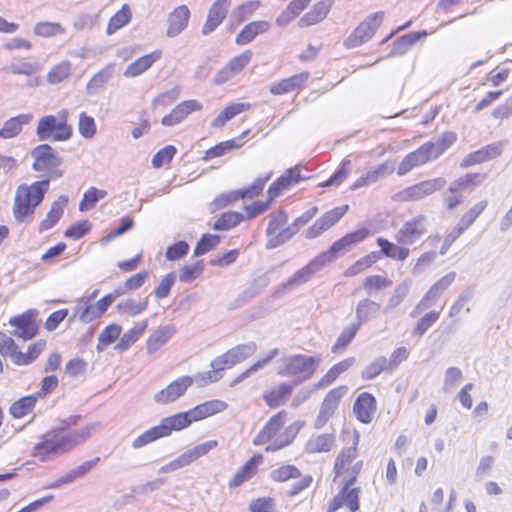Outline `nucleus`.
<instances>
[{
	"label": "nucleus",
	"mask_w": 512,
	"mask_h": 512,
	"mask_svg": "<svg viewBox=\"0 0 512 512\" xmlns=\"http://www.w3.org/2000/svg\"><path fill=\"white\" fill-rule=\"evenodd\" d=\"M359 440V432L354 431L352 446L341 449L334 460L333 482L337 485L338 492L328 502L326 512H337L342 507L350 512L360 509L362 489L358 485V478L363 471L364 462L359 457Z\"/></svg>",
	"instance_id": "nucleus-1"
},
{
	"label": "nucleus",
	"mask_w": 512,
	"mask_h": 512,
	"mask_svg": "<svg viewBox=\"0 0 512 512\" xmlns=\"http://www.w3.org/2000/svg\"><path fill=\"white\" fill-rule=\"evenodd\" d=\"M80 420V415H70L62 419L33 446L31 456L44 462L52 456L65 454L84 443L92 435L95 425L78 426Z\"/></svg>",
	"instance_id": "nucleus-2"
},
{
	"label": "nucleus",
	"mask_w": 512,
	"mask_h": 512,
	"mask_svg": "<svg viewBox=\"0 0 512 512\" xmlns=\"http://www.w3.org/2000/svg\"><path fill=\"white\" fill-rule=\"evenodd\" d=\"M289 413L280 410L273 414L253 439L255 446H265L266 452H276L289 446L298 434L301 425L294 422L286 426Z\"/></svg>",
	"instance_id": "nucleus-3"
},
{
	"label": "nucleus",
	"mask_w": 512,
	"mask_h": 512,
	"mask_svg": "<svg viewBox=\"0 0 512 512\" xmlns=\"http://www.w3.org/2000/svg\"><path fill=\"white\" fill-rule=\"evenodd\" d=\"M291 0L276 18V24L285 27L298 19L299 28H308L323 22L329 15L334 0Z\"/></svg>",
	"instance_id": "nucleus-4"
},
{
	"label": "nucleus",
	"mask_w": 512,
	"mask_h": 512,
	"mask_svg": "<svg viewBox=\"0 0 512 512\" xmlns=\"http://www.w3.org/2000/svg\"><path fill=\"white\" fill-rule=\"evenodd\" d=\"M49 188V179L36 181L31 185L21 184L17 187L14 204L13 216L23 222L32 217L37 206L44 199V195Z\"/></svg>",
	"instance_id": "nucleus-5"
},
{
	"label": "nucleus",
	"mask_w": 512,
	"mask_h": 512,
	"mask_svg": "<svg viewBox=\"0 0 512 512\" xmlns=\"http://www.w3.org/2000/svg\"><path fill=\"white\" fill-rule=\"evenodd\" d=\"M193 422L191 414L188 411L176 413L163 418L160 423L146 430L144 433L134 439L132 446L141 448L160 438L168 437L173 432L188 428Z\"/></svg>",
	"instance_id": "nucleus-6"
},
{
	"label": "nucleus",
	"mask_w": 512,
	"mask_h": 512,
	"mask_svg": "<svg viewBox=\"0 0 512 512\" xmlns=\"http://www.w3.org/2000/svg\"><path fill=\"white\" fill-rule=\"evenodd\" d=\"M70 113L62 109L56 114L45 115L38 121L36 134L40 140L63 142L73 135V127L69 123Z\"/></svg>",
	"instance_id": "nucleus-7"
},
{
	"label": "nucleus",
	"mask_w": 512,
	"mask_h": 512,
	"mask_svg": "<svg viewBox=\"0 0 512 512\" xmlns=\"http://www.w3.org/2000/svg\"><path fill=\"white\" fill-rule=\"evenodd\" d=\"M320 363L317 356L296 354L284 359L279 375L294 379L295 383L310 379L316 372Z\"/></svg>",
	"instance_id": "nucleus-8"
},
{
	"label": "nucleus",
	"mask_w": 512,
	"mask_h": 512,
	"mask_svg": "<svg viewBox=\"0 0 512 512\" xmlns=\"http://www.w3.org/2000/svg\"><path fill=\"white\" fill-rule=\"evenodd\" d=\"M32 167L35 171L43 172L49 181L60 178L63 171L60 169L61 158L57 155L55 149L49 144H40L32 151Z\"/></svg>",
	"instance_id": "nucleus-9"
},
{
	"label": "nucleus",
	"mask_w": 512,
	"mask_h": 512,
	"mask_svg": "<svg viewBox=\"0 0 512 512\" xmlns=\"http://www.w3.org/2000/svg\"><path fill=\"white\" fill-rule=\"evenodd\" d=\"M288 222L289 215L284 209H278L270 214L266 228L267 248H276L295 234V230Z\"/></svg>",
	"instance_id": "nucleus-10"
},
{
	"label": "nucleus",
	"mask_w": 512,
	"mask_h": 512,
	"mask_svg": "<svg viewBox=\"0 0 512 512\" xmlns=\"http://www.w3.org/2000/svg\"><path fill=\"white\" fill-rule=\"evenodd\" d=\"M383 18L384 13L382 11L367 16L345 39L344 46L350 49L361 46L369 41L380 27Z\"/></svg>",
	"instance_id": "nucleus-11"
},
{
	"label": "nucleus",
	"mask_w": 512,
	"mask_h": 512,
	"mask_svg": "<svg viewBox=\"0 0 512 512\" xmlns=\"http://www.w3.org/2000/svg\"><path fill=\"white\" fill-rule=\"evenodd\" d=\"M445 183L443 178L422 181L398 191L392 196V200L396 203L419 201L443 188Z\"/></svg>",
	"instance_id": "nucleus-12"
},
{
	"label": "nucleus",
	"mask_w": 512,
	"mask_h": 512,
	"mask_svg": "<svg viewBox=\"0 0 512 512\" xmlns=\"http://www.w3.org/2000/svg\"><path fill=\"white\" fill-rule=\"evenodd\" d=\"M440 154L438 147L427 142L421 145L415 151L407 154L397 167V174L399 176L406 175L416 167L425 165L426 163L436 159Z\"/></svg>",
	"instance_id": "nucleus-13"
},
{
	"label": "nucleus",
	"mask_w": 512,
	"mask_h": 512,
	"mask_svg": "<svg viewBox=\"0 0 512 512\" xmlns=\"http://www.w3.org/2000/svg\"><path fill=\"white\" fill-rule=\"evenodd\" d=\"M303 169V165L297 164L286 169L280 176H278L267 189V197L270 198V201L274 202L276 198L281 196L290 188L309 179V177L302 175Z\"/></svg>",
	"instance_id": "nucleus-14"
},
{
	"label": "nucleus",
	"mask_w": 512,
	"mask_h": 512,
	"mask_svg": "<svg viewBox=\"0 0 512 512\" xmlns=\"http://www.w3.org/2000/svg\"><path fill=\"white\" fill-rule=\"evenodd\" d=\"M349 205H341L326 211L307 230L306 238L314 239L336 225L348 212Z\"/></svg>",
	"instance_id": "nucleus-15"
},
{
	"label": "nucleus",
	"mask_w": 512,
	"mask_h": 512,
	"mask_svg": "<svg viewBox=\"0 0 512 512\" xmlns=\"http://www.w3.org/2000/svg\"><path fill=\"white\" fill-rule=\"evenodd\" d=\"M370 232L366 227L359 228L352 232H349L334 241L329 249L321 254V257H324L327 260H332L336 258L340 253L348 251L352 246L359 244L364 241Z\"/></svg>",
	"instance_id": "nucleus-16"
},
{
	"label": "nucleus",
	"mask_w": 512,
	"mask_h": 512,
	"mask_svg": "<svg viewBox=\"0 0 512 512\" xmlns=\"http://www.w3.org/2000/svg\"><path fill=\"white\" fill-rule=\"evenodd\" d=\"M427 232L426 220L422 215H417L405 221L396 234V242L401 245L413 244L421 239Z\"/></svg>",
	"instance_id": "nucleus-17"
},
{
	"label": "nucleus",
	"mask_w": 512,
	"mask_h": 512,
	"mask_svg": "<svg viewBox=\"0 0 512 512\" xmlns=\"http://www.w3.org/2000/svg\"><path fill=\"white\" fill-rule=\"evenodd\" d=\"M194 379L191 376H180L169 383L165 388L154 395L156 403L166 405L183 396L193 385Z\"/></svg>",
	"instance_id": "nucleus-18"
},
{
	"label": "nucleus",
	"mask_w": 512,
	"mask_h": 512,
	"mask_svg": "<svg viewBox=\"0 0 512 512\" xmlns=\"http://www.w3.org/2000/svg\"><path fill=\"white\" fill-rule=\"evenodd\" d=\"M37 311L29 309L20 315H16L9 319V324L16 328V335L24 340L34 338L39 331L37 322Z\"/></svg>",
	"instance_id": "nucleus-19"
},
{
	"label": "nucleus",
	"mask_w": 512,
	"mask_h": 512,
	"mask_svg": "<svg viewBox=\"0 0 512 512\" xmlns=\"http://www.w3.org/2000/svg\"><path fill=\"white\" fill-rule=\"evenodd\" d=\"M377 409V400L370 392H361L353 403V413L363 424H370L375 419Z\"/></svg>",
	"instance_id": "nucleus-20"
},
{
	"label": "nucleus",
	"mask_w": 512,
	"mask_h": 512,
	"mask_svg": "<svg viewBox=\"0 0 512 512\" xmlns=\"http://www.w3.org/2000/svg\"><path fill=\"white\" fill-rule=\"evenodd\" d=\"M271 28V22L265 19L249 21L236 34L234 42L237 46H246L257 37L269 33Z\"/></svg>",
	"instance_id": "nucleus-21"
},
{
	"label": "nucleus",
	"mask_w": 512,
	"mask_h": 512,
	"mask_svg": "<svg viewBox=\"0 0 512 512\" xmlns=\"http://www.w3.org/2000/svg\"><path fill=\"white\" fill-rule=\"evenodd\" d=\"M309 79L310 73L308 71H303L283 78L280 81L272 84L269 88V91L274 96H281L293 92L298 93L305 88Z\"/></svg>",
	"instance_id": "nucleus-22"
},
{
	"label": "nucleus",
	"mask_w": 512,
	"mask_h": 512,
	"mask_svg": "<svg viewBox=\"0 0 512 512\" xmlns=\"http://www.w3.org/2000/svg\"><path fill=\"white\" fill-rule=\"evenodd\" d=\"M294 385L287 382H280L266 388L262 393V399L270 409H276L290 399Z\"/></svg>",
	"instance_id": "nucleus-23"
},
{
	"label": "nucleus",
	"mask_w": 512,
	"mask_h": 512,
	"mask_svg": "<svg viewBox=\"0 0 512 512\" xmlns=\"http://www.w3.org/2000/svg\"><path fill=\"white\" fill-rule=\"evenodd\" d=\"M202 109V103L196 99L182 101L162 118L161 123L168 127L175 126L183 122L190 114L199 112Z\"/></svg>",
	"instance_id": "nucleus-24"
},
{
	"label": "nucleus",
	"mask_w": 512,
	"mask_h": 512,
	"mask_svg": "<svg viewBox=\"0 0 512 512\" xmlns=\"http://www.w3.org/2000/svg\"><path fill=\"white\" fill-rule=\"evenodd\" d=\"M501 153V142L490 143L465 156L460 163V167L468 168L471 166L479 165L494 160L498 158L501 155Z\"/></svg>",
	"instance_id": "nucleus-25"
},
{
	"label": "nucleus",
	"mask_w": 512,
	"mask_h": 512,
	"mask_svg": "<svg viewBox=\"0 0 512 512\" xmlns=\"http://www.w3.org/2000/svg\"><path fill=\"white\" fill-rule=\"evenodd\" d=\"M346 392L347 386L340 385L326 393L320 406L318 421L325 423L335 414Z\"/></svg>",
	"instance_id": "nucleus-26"
},
{
	"label": "nucleus",
	"mask_w": 512,
	"mask_h": 512,
	"mask_svg": "<svg viewBox=\"0 0 512 512\" xmlns=\"http://www.w3.org/2000/svg\"><path fill=\"white\" fill-rule=\"evenodd\" d=\"M231 2L232 0H215L212 3L202 27L204 35L212 33L225 20Z\"/></svg>",
	"instance_id": "nucleus-27"
},
{
	"label": "nucleus",
	"mask_w": 512,
	"mask_h": 512,
	"mask_svg": "<svg viewBox=\"0 0 512 512\" xmlns=\"http://www.w3.org/2000/svg\"><path fill=\"white\" fill-rule=\"evenodd\" d=\"M262 462V454H254L251 456L229 480L228 487L234 489L252 479L258 473V468Z\"/></svg>",
	"instance_id": "nucleus-28"
},
{
	"label": "nucleus",
	"mask_w": 512,
	"mask_h": 512,
	"mask_svg": "<svg viewBox=\"0 0 512 512\" xmlns=\"http://www.w3.org/2000/svg\"><path fill=\"white\" fill-rule=\"evenodd\" d=\"M163 56L161 49H155L150 53L142 55L130 63L124 70L123 75L127 78H135L148 71Z\"/></svg>",
	"instance_id": "nucleus-29"
},
{
	"label": "nucleus",
	"mask_w": 512,
	"mask_h": 512,
	"mask_svg": "<svg viewBox=\"0 0 512 512\" xmlns=\"http://www.w3.org/2000/svg\"><path fill=\"white\" fill-rule=\"evenodd\" d=\"M228 408V404L221 399H210L201 402L189 409L193 422H200L207 418L216 416Z\"/></svg>",
	"instance_id": "nucleus-30"
},
{
	"label": "nucleus",
	"mask_w": 512,
	"mask_h": 512,
	"mask_svg": "<svg viewBox=\"0 0 512 512\" xmlns=\"http://www.w3.org/2000/svg\"><path fill=\"white\" fill-rule=\"evenodd\" d=\"M120 295H123V291L116 289L113 294H107L96 303L87 305L81 312V320L91 322L102 317L113 303L114 299Z\"/></svg>",
	"instance_id": "nucleus-31"
},
{
	"label": "nucleus",
	"mask_w": 512,
	"mask_h": 512,
	"mask_svg": "<svg viewBox=\"0 0 512 512\" xmlns=\"http://www.w3.org/2000/svg\"><path fill=\"white\" fill-rule=\"evenodd\" d=\"M218 442L216 440L206 441L204 443L194 446L191 450L181 454L175 460H173L169 466L171 469H178L184 466L190 465L198 458L206 455L209 451L217 447Z\"/></svg>",
	"instance_id": "nucleus-32"
},
{
	"label": "nucleus",
	"mask_w": 512,
	"mask_h": 512,
	"mask_svg": "<svg viewBox=\"0 0 512 512\" xmlns=\"http://www.w3.org/2000/svg\"><path fill=\"white\" fill-rule=\"evenodd\" d=\"M324 257L318 256L312 259L307 265L297 270L287 281L286 286L294 287L308 282L323 266Z\"/></svg>",
	"instance_id": "nucleus-33"
},
{
	"label": "nucleus",
	"mask_w": 512,
	"mask_h": 512,
	"mask_svg": "<svg viewBox=\"0 0 512 512\" xmlns=\"http://www.w3.org/2000/svg\"><path fill=\"white\" fill-rule=\"evenodd\" d=\"M190 10L186 5H180L173 9L168 16L167 35L174 37L181 33L188 25Z\"/></svg>",
	"instance_id": "nucleus-34"
},
{
	"label": "nucleus",
	"mask_w": 512,
	"mask_h": 512,
	"mask_svg": "<svg viewBox=\"0 0 512 512\" xmlns=\"http://www.w3.org/2000/svg\"><path fill=\"white\" fill-rule=\"evenodd\" d=\"M487 201H481L471 207L465 214L462 215L452 232L450 237L458 238L464 231H466L477 217L486 209Z\"/></svg>",
	"instance_id": "nucleus-35"
},
{
	"label": "nucleus",
	"mask_w": 512,
	"mask_h": 512,
	"mask_svg": "<svg viewBox=\"0 0 512 512\" xmlns=\"http://www.w3.org/2000/svg\"><path fill=\"white\" fill-rule=\"evenodd\" d=\"M354 364V358L343 359L332 365L315 384L316 389L326 388L333 384L341 374L346 372Z\"/></svg>",
	"instance_id": "nucleus-36"
},
{
	"label": "nucleus",
	"mask_w": 512,
	"mask_h": 512,
	"mask_svg": "<svg viewBox=\"0 0 512 512\" xmlns=\"http://www.w3.org/2000/svg\"><path fill=\"white\" fill-rule=\"evenodd\" d=\"M32 119L33 115L28 113L20 114L6 120L0 129V138L10 139L18 136L22 132L23 127L29 124Z\"/></svg>",
	"instance_id": "nucleus-37"
},
{
	"label": "nucleus",
	"mask_w": 512,
	"mask_h": 512,
	"mask_svg": "<svg viewBox=\"0 0 512 512\" xmlns=\"http://www.w3.org/2000/svg\"><path fill=\"white\" fill-rule=\"evenodd\" d=\"M251 109V104L247 102L231 103L225 106L220 113L212 120L211 126L213 128H221L228 121L237 115Z\"/></svg>",
	"instance_id": "nucleus-38"
},
{
	"label": "nucleus",
	"mask_w": 512,
	"mask_h": 512,
	"mask_svg": "<svg viewBox=\"0 0 512 512\" xmlns=\"http://www.w3.org/2000/svg\"><path fill=\"white\" fill-rule=\"evenodd\" d=\"M68 200L65 197L59 198L53 202L45 218L39 223L38 231L40 233L53 228L64 214V208Z\"/></svg>",
	"instance_id": "nucleus-39"
},
{
	"label": "nucleus",
	"mask_w": 512,
	"mask_h": 512,
	"mask_svg": "<svg viewBox=\"0 0 512 512\" xmlns=\"http://www.w3.org/2000/svg\"><path fill=\"white\" fill-rule=\"evenodd\" d=\"M381 253L392 260L403 262L410 255V249L404 246H399L386 238L378 237L376 240Z\"/></svg>",
	"instance_id": "nucleus-40"
},
{
	"label": "nucleus",
	"mask_w": 512,
	"mask_h": 512,
	"mask_svg": "<svg viewBox=\"0 0 512 512\" xmlns=\"http://www.w3.org/2000/svg\"><path fill=\"white\" fill-rule=\"evenodd\" d=\"M262 6L261 0H246L233 9L232 19L238 25L243 24L250 20Z\"/></svg>",
	"instance_id": "nucleus-41"
},
{
	"label": "nucleus",
	"mask_w": 512,
	"mask_h": 512,
	"mask_svg": "<svg viewBox=\"0 0 512 512\" xmlns=\"http://www.w3.org/2000/svg\"><path fill=\"white\" fill-rule=\"evenodd\" d=\"M35 394L27 395L14 401L9 407V414L14 419H21L33 412L38 401Z\"/></svg>",
	"instance_id": "nucleus-42"
},
{
	"label": "nucleus",
	"mask_w": 512,
	"mask_h": 512,
	"mask_svg": "<svg viewBox=\"0 0 512 512\" xmlns=\"http://www.w3.org/2000/svg\"><path fill=\"white\" fill-rule=\"evenodd\" d=\"M132 19L131 7L128 4H123L108 20L106 26V34L113 35L118 30L127 26Z\"/></svg>",
	"instance_id": "nucleus-43"
},
{
	"label": "nucleus",
	"mask_w": 512,
	"mask_h": 512,
	"mask_svg": "<svg viewBox=\"0 0 512 512\" xmlns=\"http://www.w3.org/2000/svg\"><path fill=\"white\" fill-rule=\"evenodd\" d=\"M336 438L333 433H322L309 439L306 450L309 453L329 452L333 449Z\"/></svg>",
	"instance_id": "nucleus-44"
},
{
	"label": "nucleus",
	"mask_w": 512,
	"mask_h": 512,
	"mask_svg": "<svg viewBox=\"0 0 512 512\" xmlns=\"http://www.w3.org/2000/svg\"><path fill=\"white\" fill-rule=\"evenodd\" d=\"M393 281L383 274H371L362 281V287L367 294H376L391 288Z\"/></svg>",
	"instance_id": "nucleus-45"
},
{
	"label": "nucleus",
	"mask_w": 512,
	"mask_h": 512,
	"mask_svg": "<svg viewBox=\"0 0 512 512\" xmlns=\"http://www.w3.org/2000/svg\"><path fill=\"white\" fill-rule=\"evenodd\" d=\"M240 147H242V143L239 142V139L237 138L219 142L205 151L203 160L208 161L214 158L221 157L226 153L230 152L231 150L239 149Z\"/></svg>",
	"instance_id": "nucleus-46"
},
{
	"label": "nucleus",
	"mask_w": 512,
	"mask_h": 512,
	"mask_svg": "<svg viewBox=\"0 0 512 512\" xmlns=\"http://www.w3.org/2000/svg\"><path fill=\"white\" fill-rule=\"evenodd\" d=\"M147 327H148V322L143 321L141 324L128 330L126 333H124L122 335V337L116 344L115 349L120 352H123V351H126L127 349H129L138 340V338L145 332Z\"/></svg>",
	"instance_id": "nucleus-47"
},
{
	"label": "nucleus",
	"mask_w": 512,
	"mask_h": 512,
	"mask_svg": "<svg viewBox=\"0 0 512 512\" xmlns=\"http://www.w3.org/2000/svg\"><path fill=\"white\" fill-rule=\"evenodd\" d=\"M272 173L256 178L251 185L241 188L237 191L241 199H253L258 197L264 190L267 182L271 179Z\"/></svg>",
	"instance_id": "nucleus-48"
},
{
	"label": "nucleus",
	"mask_w": 512,
	"mask_h": 512,
	"mask_svg": "<svg viewBox=\"0 0 512 512\" xmlns=\"http://www.w3.org/2000/svg\"><path fill=\"white\" fill-rule=\"evenodd\" d=\"M241 222H243L242 213L227 211L220 215L212 228L217 231H226L238 226Z\"/></svg>",
	"instance_id": "nucleus-49"
},
{
	"label": "nucleus",
	"mask_w": 512,
	"mask_h": 512,
	"mask_svg": "<svg viewBox=\"0 0 512 512\" xmlns=\"http://www.w3.org/2000/svg\"><path fill=\"white\" fill-rule=\"evenodd\" d=\"M33 32L39 37L50 38L64 34L65 28L59 22L41 21L35 24Z\"/></svg>",
	"instance_id": "nucleus-50"
},
{
	"label": "nucleus",
	"mask_w": 512,
	"mask_h": 512,
	"mask_svg": "<svg viewBox=\"0 0 512 512\" xmlns=\"http://www.w3.org/2000/svg\"><path fill=\"white\" fill-rule=\"evenodd\" d=\"M270 477L276 483H283L291 479L300 478L301 471L295 465L285 464L274 469Z\"/></svg>",
	"instance_id": "nucleus-51"
},
{
	"label": "nucleus",
	"mask_w": 512,
	"mask_h": 512,
	"mask_svg": "<svg viewBox=\"0 0 512 512\" xmlns=\"http://www.w3.org/2000/svg\"><path fill=\"white\" fill-rule=\"evenodd\" d=\"M273 203L274 202L270 201V198L267 197L265 201L257 200L244 206V213H242L243 221H251L257 216L264 214L272 207Z\"/></svg>",
	"instance_id": "nucleus-52"
},
{
	"label": "nucleus",
	"mask_w": 512,
	"mask_h": 512,
	"mask_svg": "<svg viewBox=\"0 0 512 512\" xmlns=\"http://www.w3.org/2000/svg\"><path fill=\"white\" fill-rule=\"evenodd\" d=\"M173 334L174 329L172 327L165 326L158 328L147 339L148 350H157L160 346L165 344Z\"/></svg>",
	"instance_id": "nucleus-53"
},
{
	"label": "nucleus",
	"mask_w": 512,
	"mask_h": 512,
	"mask_svg": "<svg viewBox=\"0 0 512 512\" xmlns=\"http://www.w3.org/2000/svg\"><path fill=\"white\" fill-rule=\"evenodd\" d=\"M106 195H107V192L105 190L97 189L95 187H90L83 194V198L79 203V210L81 212L91 210L96 205V203L100 199L105 198Z\"/></svg>",
	"instance_id": "nucleus-54"
},
{
	"label": "nucleus",
	"mask_w": 512,
	"mask_h": 512,
	"mask_svg": "<svg viewBox=\"0 0 512 512\" xmlns=\"http://www.w3.org/2000/svg\"><path fill=\"white\" fill-rule=\"evenodd\" d=\"M485 175L481 173H468L461 176L454 182V191L472 190L480 185L484 180ZM452 191V189H450Z\"/></svg>",
	"instance_id": "nucleus-55"
},
{
	"label": "nucleus",
	"mask_w": 512,
	"mask_h": 512,
	"mask_svg": "<svg viewBox=\"0 0 512 512\" xmlns=\"http://www.w3.org/2000/svg\"><path fill=\"white\" fill-rule=\"evenodd\" d=\"M359 330V324H353L348 328L344 329L335 343L333 344L331 351L334 354L343 352L348 344L354 339L357 331Z\"/></svg>",
	"instance_id": "nucleus-56"
},
{
	"label": "nucleus",
	"mask_w": 512,
	"mask_h": 512,
	"mask_svg": "<svg viewBox=\"0 0 512 512\" xmlns=\"http://www.w3.org/2000/svg\"><path fill=\"white\" fill-rule=\"evenodd\" d=\"M248 510L249 512H277V503L271 496H260L249 502Z\"/></svg>",
	"instance_id": "nucleus-57"
},
{
	"label": "nucleus",
	"mask_w": 512,
	"mask_h": 512,
	"mask_svg": "<svg viewBox=\"0 0 512 512\" xmlns=\"http://www.w3.org/2000/svg\"><path fill=\"white\" fill-rule=\"evenodd\" d=\"M254 351V344H241L229 349L228 351H226V353L230 357V360L233 363V365L235 366L236 364L248 359L254 353Z\"/></svg>",
	"instance_id": "nucleus-58"
},
{
	"label": "nucleus",
	"mask_w": 512,
	"mask_h": 512,
	"mask_svg": "<svg viewBox=\"0 0 512 512\" xmlns=\"http://www.w3.org/2000/svg\"><path fill=\"white\" fill-rule=\"evenodd\" d=\"M253 52L250 49H246L240 54L232 57L228 62V69L232 70L235 75L242 72L251 62Z\"/></svg>",
	"instance_id": "nucleus-59"
},
{
	"label": "nucleus",
	"mask_w": 512,
	"mask_h": 512,
	"mask_svg": "<svg viewBox=\"0 0 512 512\" xmlns=\"http://www.w3.org/2000/svg\"><path fill=\"white\" fill-rule=\"evenodd\" d=\"M388 361L385 357H379L368 364L361 372L364 380H371L380 375L384 370L388 369Z\"/></svg>",
	"instance_id": "nucleus-60"
},
{
	"label": "nucleus",
	"mask_w": 512,
	"mask_h": 512,
	"mask_svg": "<svg viewBox=\"0 0 512 512\" xmlns=\"http://www.w3.org/2000/svg\"><path fill=\"white\" fill-rule=\"evenodd\" d=\"M204 263L202 260H198L193 264H186L182 267L179 274L181 282L188 283L192 282L203 273Z\"/></svg>",
	"instance_id": "nucleus-61"
},
{
	"label": "nucleus",
	"mask_w": 512,
	"mask_h": 512,
	"mask_svg": "<svg viewBox=\"0 0 512 512\" xmlns=\"http://www.w3.org/2000/svg\"><path fill=\"white\" fill-rule=\"evenodd\" d=\"M122 332V327L118 324H110L106 326L98 336V349L100 346L107 347L115 342Z\"/></svg>",
	"instance_id": "nucleus-62"
},
{
	"label": "nucleus",
	"mask_w": 512,
	"mask_h": 512,
	"mask_svg": "<svg viewBox=\"0 0 512 512\" xmlns=\"http://www.w3.org/2000/svg\"><path fill=\"white\" fill-rule=\"evenodd\" d=\"M379 308V304L370 300V299H362L358 302L356 306V316L358 319L359 326L365 322L371 315L377 311Z\"/></svg>",
	"instance_id": "nucleus-63"
},
{
	"label": "nucleus",
	"mask_w": 512,
	"mask_h": 512,
	"mask_svg": "<svg viewBox=\"0 0 512 512\" xmlns=\"http://www.w3.org/2000/svg\"><path fill=\"white\" fill-rule=\"evenodd\" d=\"M220 243V236L216 234H204L198 241L195 249L194 256L203 255L214 249Z\"/></svg>",
	"instance_id": "nucleus-64"
}]
</instances>
